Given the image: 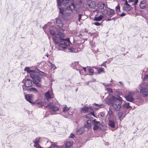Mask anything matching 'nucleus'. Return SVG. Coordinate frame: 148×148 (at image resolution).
<instances>
[{"label": "nucleus", "mask_w": 148, "mask_h": 148, "mask_svg": "<svg viewBox=\"0 0 148 148\" xmlns=\"http://www.w3.org/2000/svg\"><path fill=\"white\" fill-rule=\"evenodd\" d=\"M58 7L59 9V12L61 14L62 17L65 20H69L70 18L71 14L75 8V5L73 1L72 2L70 5L68 6L65 10L61 6H58Z\"/></svg>", "instance_id": "f257e3e1"}, {"label": "nucleus", "mask_w": 148, "mask_h": 148, "mask_svg": "<svg viewBox=\"0 0 148 148\" xmlns=\"http://www.w3.org/2000/svg\"><path fill=\"white\" fill-rule=\"evenodd\" d=\"M64 34L60 32H58L55 36V38H59L60 42L59 45V50H64L66 49L68 46H69L71 43L69 38H64Z\"/></svg>", "instance_id": "f03ea898"}, {"label": "nucleus", "mask_w": 148, "mask_h": 148, "mask_svg": "<svg viewBox=\"0 0 148 148\" xmlns=\"http://www.w3.org/2000/svg\"><path fill=\"white\" fill-rule=\"evenodd\" d=\"M47 107H48L49 108L50 113V114H55L56 111L59 110V107L55 106L53 102L47 103L46 106V107L47 108Z\"/></svg>", "instance_id": "7ed1b4c3"}, {"label": "nucleus", "mask_w": 148, "mask_h": 148, "mask_svg": "<svg viewBox=\"0 0 148 148\" xmlns=\"http://www.w3.org/2000/svg\"><path fill=\"white\" fill-rule=\"evenodd\" d=\"M122 98L120 97L114 102L112 107L114 108V110L117 111L120 109L121 106V105L122 103Z\"/></svg>", "instance_id": "20e7f679"}, {"label": "nucleus", "mask_w": 148, "mask_h": 148, "mask_svg": "<svg viewBox=\"0 0 148 148\" xmlns=\"http://www.w3.org/2000/svg\"><path fill=\"white\" fill-rule=\"evenodd\" d=\"M119 97H116L112 96L111 97H107L105 99V102L109 105L112 106Z\"/></svg>", "instance_id": "39448f33"}, {"label": "nucleus", "mask_w": 148, "mask_h": 148, "mask_svg": "<svg viewBox=\"0 0 148 148\" xmlns=\"http://www.w3.org/2000/svg\"><path fill=\"white\" fill-rule=\"evenodd\" d=\"M136 93V92L135 91L129 92L128 95L125 96L126 100L127 101L133 102L135 99L134 96Z\"/></svg>", "instance_id": "423d86ee"}, {"label": "nucleus", "mask_w": 148, "mask_h": 148, "mask_svg": "<svg viewBox=\"0 0 148 148\" xmlns=\"http://www.w3.org/2000/svg\"><path fill=\"white\" fill-rule=\"evenodd\" d=\"M45 98L44 100L45 102H46L47 101H49L50 99L54 97L53 90H49L45 93Z\"/></svg>", "instance_id": "0eeeda50"}, {"label": "nucleus", "mask_w": 148, "mask_h": 148, "mask_svg": "<svg viewBox=\"0 0 148 148\" xmlns=\"http://www.w3.org/2000/svg\"><path fill=\"white\" fill-rule=\"evenodd\" d=\"M33 80V82L34 84L36 85V86L38 87H41V84L40 82H41V78L40 77L37 75L36 76Z\"/></svg>", "instance_id": "6e6552de"}, {"label": "nucleus", "mask_w": 148, "mask_h": 148, "mask_svg": "<svg viewBox=\"0 0 148 148\" xmlns=\"http://www.w3.org/2000/svg\"><path fill=\"white\" fill-rule=\"evenodd\" d=\"M71 66L74 69L79 71L80 74V71L81 70H82V67L79 64L78 62H75L74 63H72L71 64Z\"/></svg>", "instance_id": "1a4fd4ad"}, {"label": "nucleus", "mask_w": 148, "mask_h": 148, "mask_svg": "<svg viewBox=\"0 0 148 148\" xmlns=\"http://www.w3.org/2000/svg\"><path fill=\"white\" fill-rule=\"evenodd\" d=\"M139 89L140 92L144 97H146L148 95V89L146 88L142 87V86H140Z\"/></svg>", "instance_id": "9d476101"}, {"label": "nucleus", "mask_w": 148, "mask_h": 148, "mask_svg": "<svg viewBox=\"0 0 148 148\" xmlns=\"http://www.w3.org/2000/svg\"><path fill=\"white\" fill-rule=\"evenodd\" d=\"M98 7L100 9H103L104 11L107 10L108 9V8L105 4L103 2H101L98 3L97 5Z\"/></svg>", "instance_id": "9b49d317"}, {"label": "nucleus", "mask_w": 148, "mask_h": 148, "mask_svg": "<svg viewBox=\"0 0 148 148\" xmlns=\"http://www.w3.org/2000/svg\"><path fill=\"white\" fill-rule=\"evenodd\" d=\"M40 137L36 138L33 141L34 143V146L36 148H44L40 146L39 145V142L40 139Z\"/></svg>", "instance_id": "f8f14e48"}, {"label": "nucleus", "mask_w": 148, "mask_h": 148, "mask_svg": "<svg viewBox=\"0 0 148 148\" xmlns=\"http://www.w3.org/2000/svg\"><path fill=\"white\" fill-rule=\"evenodd\" d=\"M114 110L113 108L112 107H110L109 108V110L108 111L107 116H109V118H112L114 116Z\"/></svg>", "instance_id": "ddd939ff"}, {"label": "nucleus", "mask_w": 148, "mask_h": 148, "mask_svg": "<svg viewBox=\"0 0 148 148\" xmlns=\"http://www.w3.org/2000/svg\"><path fill=\"white\" fill-rule=\"evenodd\" d=\"M56 23L57 26L60 28L63 27L64 23L61 18H56Z\"/></svg>", "instance_id": "4468645a"}, {"label": "nucleus", "mask_w": 148, "mask_h": 148, "mask_svg": "<svg viewBox=\"0 0 148 148\" xmlns=\"http://www.w3.org/2000/svg\"><path fill=\"white\" fill-rule=\"evenodd\" d=\"M87 4L90 7L92 8H94L96 7L95 3L91 0H88Z\"/></svg>", "instance_id": "2eb2a0df"}, {"label": "nucleus", "mask_w": 148, "mask_h": 148, "mask_svg": "<svg viewBox=\"0 0 148 148\" xmlns=\"http://www.w3.org/2000/svg\"><path fill=\"white\" fill-rule=\"evenodd\" d=\"M32 82L31 80L27 79L25 81L24 85L25 87H29L32 86Z\"/></svg>", "instance_id": "dca6fc26"}, {"label": "nucleus", "mask_w": 148, "mask_h": 148, "mask_svg": "<svg viewBox=\"0 0 148 148\" xmlns=\"http://www.w3.org/2000/svg\"><path fill=\"white\" fill-rule=\"evenodd\" d=\"M25 97L26 99L30 103H35L34 102H33L32 97L31 95L26 94L25 95Z\"/></svg>", "instance_id": "f3484780"}, {"label": "nucleus", "mask_w": 148, "mask_h": 148, "mask_svg": "<svg viewBox=\"0 0 148 148\" xmlns=\"http://www.w3.org/2000/svg\"><path fill=\"white\" fill-rule=\"evenodd\" d=\"M118 116L119 119L121 120L125 117V114L124 112L123 111L122 109H121L119 111L118 114Z\"/></svg>", "instance_id": "a211bd4d"}, {"label": "nucleus", "mask_w": 148, "mask_h": 148, "mask_svg": "<svg viewBox=\"0 0 148 148\" xmlns=\"http://www.w3.org/2000/svg\"><path fill=\"white\" fill-rule=\"evenodd\" d=\"M94 126L93 127V130H96L99 128V121H96L95 120H93Z\"/></svg>", "instance_id": "6ab92c4d"}, {"label": "nucleus", "mask_w": 148, "mask_h": 148, "mask_svg": "<svg viewBox=\"0 0 148 148\" xmlns=\"http://www.w3.org/2000/svg\"><path fill=\"white\" fill-rule=\"evenodd\" d=\"M91 121L90 120H87L85 124V127L87 128L88 130L90 129L91 127Z\"/></svg>", "instance_id": "aec40b11"}, {"label": "nucleus", "mask_w": 148, "mask_h": 148, "mask_svg": "<svg viewBox=\"0 0 148 148\" xmlns=\"http://www.w3.org/2000/svg\"><path fill=\"white\" fill-rule=\"evenodd\" d=\"M23 89L24 90H27L28 91L33 92L35 93H36V92H38V91L36 89V88H25L23 86Z\"/></svg>", "instance_id": "412c9836"}, {"label": "nucleus", "mask_w": 148, "mask_h": 148, "mask_svg": "<svg viewBox=\"0 0 148 148\" xmlns=\"http://www.w3.org/2000/svg\"><path fill=\"white\" fill-rule=\"evenodd\" d=\"M126 5L123 8V9L126 11L130 10H131V7L130 5L127 3V0H126L125 3Z\"/></svg>", "instance_id": "4be33fe9"}, {"label": "nucleus", "mask_w": 148, "mask_h": 148, "mask_svg": "<svg viewBox=\"0 0 148 148\" xmlns=\"http://www.w3.org/2000/svg\"><path fill=\"white\" fill-rule=\"evenodd\" d=\"M92 68L97 69V73L99 74H100L102 73H105L104 69L102 67L97 68L95 67V66H93Z\"/></svg>", "instance_id": "5701e85b"}, {"label": "nucleus", "mask_w": 148, "mask_h": 148, "mask_svg": "<svg viewBox=\"0 0 148 148\" xmlns=\"http://www.w3.org/2000/svg\"><path fill=\"white\" fill-rule=\"evenodd\" d=\"M105 11H107L106 13L108 16L112 15L114 14V11L109 8L108 10H105Z\"/></svg>", "instance_id": "b1692460"}, {"label": "nucleus", "mask_w": 148, "mask_h": 148, "mask_svg": "<svg viewBox=\"0 0 148 148\" xmlns=\"http://www.w3.org/2000/svg\"><path fill=\"white\" fill-rule=\"evenodd\" d=\"M146 70L145 71L144 70L142 73L143 74H145L143 78V80L144 81L148 78V69H146Z\"/></svg>", "instance_id": "393cba45"}, {"label": "nucleus", "mask_w": 148, "mask_h": 148, "mask_svg": "<svg viewBox=\"0 0 148 148\" xmlns=\"http://www.w3.org/2000/svg\"><path fill=\"white\" fill-rule=\"evenodd\" d=\"M36 69V73H37L39 75H41V76H44L45 75V73L43 72H42L38 69L37 68H35V69Z\"/></svg>", "instance_id": "a878e982"}, {"label": "nucleus", "mask_w": 148, "mask_h": 148, "mask_svg": "<svg viewBox=\"0 0 148 148\" xmlns=\"http://www.w3.org/2000/svg\"><path fill=\"white\" fill-rule=\"evenodd\" d=\"M108 125L112 128L115 127V124L114 121L112 120H109L108 121Z\"/></svg>", "instance_id": "bb28decb"}, {"label": "nucleus", "mask_w": 148, "mask_h": 148, "mask_svg": "<svg viewBox=\"0 0 148 148\" xmlns=\"http://www.w3.org/2000/svg\"><path fill=\"white\" fill-rule=\"evenodd\" d=\"M103 16L102 15H100L98 16H95L94 18V20L96 21H100L103 19Z\"/></svg>", "instance_id": "cd10ccee"}, {"label": "nucleus", "mask_w": 148, "mask_h": 148, "mask_svg": "<svg viewBox=\"0 0 148 148\" xmlns=\"http://www.w3.org/2000/svg\"><path fill=\"white\" fill-rule=\"evenodd\" d=\"M89 109V108L87 107H84L82 108L80 111L82 113H86L88 112Z\"/></svg>", "instance_id": "c85d7f7f"}, {"label": "nucleus", "mask_w": 148, "mask_h": 148, "mask_svg": "<svg viewBox=\"0 0 148 148\" xmlns=\"http://www.w3.org/2000/svg\"><path fill=\"white\" fill-rule=\"evenodd\" d=\"M52 38L53 39V42L56 45H60V39L59 40L58 39H57L54 38H53V37ZM59 47H58V50H60L59 49Z\"/></svg>", "instance_id": "c756f323"}, {"label": "nucleus", "mask_w": 148, "mask_h": 148, "mask_svg": "<svg viewBox=\"0 0 148 148\" xmlns=\"http://www.w3.org/2000/svg\"><path fill=\"white\" fill-rule=\"evenodd\" d=\"M36 69H35V70H33V72L29 73L31 78L33 79L36 76H37L36 74Z\"/></svg>", "instance_id": "7c9ffc66"}, {"label": "nucleus", "mask_w": 148, "mask_h": 148, "mask_svg": "<svg viewBox=\"0 0 148 148\" xmlns=\"http://www.w3.org/2000/svg\"><path fill=\"white\" fill-rule=\"evenodd\" d=\"M73 141L67 142L65 144V146L67 147H69L73 145Z\"/></svg>", "instance_id": "2f4dec72"}, {"label": "nucleus", "mask_w": 148, "mask_h": 148, "mask_svg": "<svg viewBox=\"0 0 148 148\" xmlns=\"http://www.w3.org/2000/svg\"><path fill=\"white\" fill-rule=\"evenodd\" d=\"M45 104H43L42 102H39L37 103L36 105L38 107H41L43 108V106H44L45 108L46 107V105H45Z\"/></svg>", "instance_id": "473e14b6"}, {"label": "nucleus", "mask_w": 148, "mask_h": 148, "mask_svg": "<svg viewBox=\"0 0 148 148\" xmlns=\"http://www.w3.org/2000/svg\"><path fill=\"white\" fill-rule=\"evenodd\" d=\"M84 132V129L83 128H80L77 130V133L78 135L82 134Z\"/></svg>", "instance_id": "72a5a7b5"}, {"label": "nucleus", "mask_w": 148, "mask_h": 148, "mask_svg": "<svg viewBox=\"0 0 148 148\" xmlns=\"http://www.w3.org/2000/svg\"><path fill=\"white\" fill-rule=\"evenodd\" d=\"M50 23H48L47 24L45 25L44 27H43V29L44 30L45 32V33H46L45 32V29L47 28L49 29L50 27H50L49 26V25H50Z\"/></svg>", "instance_id": "f704fd0d"}, {"label": "nucleus", "mask_w": 148, "mask_h": 148, "mask_svg": "<svg viewBox=\"0 0 148 148\" xmlns=\"http://www.w3.org/2000/svg\"><path fill=\"white\" fill-rule=\"evenodd\" d=\"M24 71H26L27 73H30L32 72H33V70H30L29 69V68L27 67H26L24 69Z\"/></svg>", "instance_id": "c9c22d12"}, {"label": "nucleus", "mask_w": 148, "mask_h": 148, "mask_svg": "<svg viewBox=\"0 0 148 148\" xmlns=\"http://www.w3.org/2000/svg\"><path fill=\"white\" fill-rule=\"evenodd\" d=\"M49 32L51 35L55 37V36H56V34H55L54 31L53 30L50 29L49 30Z\"/></svg>", "instance_id": "e433bc0d"}, {"label": "nucleus", "mask_w": 148, "mask_h": 148, "mask_svg": "<svg viewBox=\"0 0 148 148\" xmlns=\"http://www.w3.org/2000/svg\"><path fill=\"white\" fill-rule=\"evenodd\" d=\"M51 64V69H53V70H55L56 69L57 67L54 64H53L52 62H50Z\"/></svg>", "instance_id": "4c0bfd02"}, {"label": "nucleus", "mask_w": 148, "mask_h": 148, "mask_svg": "<svg viewBox=\"0 0 148 148\" xmlns=\"http://www.w3.org/2000/svg\"><path fill=\"white\" fill-rule=\"evenodd\" d=\"M88 72L90 73V75H92L93 74L94 71L93 69L91 68H89L88 69Z\"/></svg>", "instance_id": "58836bf2"}, {"label": "nucleus", "mask_w": 148, "mask_h": 148, "mask_svg": "<svg viewBox=\"0 0 148 148\" xmlns=\"http://www.w3.org/2000/svg\"><path fill=\"white\" fill-rule=\"evenodd\" d=\"M147 6V5L142 4H140L139 5L140 8L141 9H145L146 8Z\"/></svg>", "instance_id": "ea45409f"}, {"label": "nucleus", "mask_w": 148, "mask_h": 148, "mask_svg": "<svg viewBox=\"0 0 148 148\" xmlns=\"http://www.w3.org/2000/svg\"><path fill=\"white\" fill-rule=\"evenodd\" d=\"M130 104V103L128 102L126 103H125V106L127 109H128L131 107V106H129Z\"/></svg>", "instance_id": "a19ab883"}, {"label": "nucleus", "mask_w": 148, "mask_h": 148, "mask_svg": "<svg viewBox=\"0 0 148 148\" xmlns=\"http://www.w3.org/2000/svg\"><path fill=\"white\" fill-rule=\"evenodd\" d=\"M64 5H66L69 2V0H62Z\"/></svg>", "instance_id": "79ce46f5"}, {"label": "nucleus", "mask_w": 148, "mask_h": 148, "mask_svg": "<svg viewBox=\"0 0 148 148\" xmlns=\"http://www.w3.org/2000/svg\"><path fill=\"white\" fill-rule=\"evenodd\" d=\"M122 110H123V111L124 112L125 116L129 112V111L126 108H123V109H122Z\"/></svg>", "instance_id": "37998d69"}, {"label": "nucleus", "mask_w": 148, "mask_h": 148, "mask_svg": "<svg viewBox=\"0 0 148 148\" xmlns=\"http://www.w3.org/2000/svg\"><path fill=\"white\" fill-rule=\"evenodd\" d=\"M70 108H68L66 106L64 108H63V111L64 112H67L69 109Z\"/></svg>", "instance_id": "c03bdc74"}, {"label": "nucleus", "mask_w": 148, "mask_h": 148, "mask_svg": "<svg viewBox=\"0 0 148 148\" xmlns=\"http://www.w3.org/2000/svg\"><path fill=\"white\" fill-rule=\"evenodd\" d=\"M94 105L96 106H97L98 107H99V108H101L103 107V104H98L96 103H95Z\"/></svg>", "instance_id": "a18cd8bd"}, {"label": "nucleus", "mask_w": 148, "mask_h": 148, "mask_svg": "<svg viewBox=\"0 0 148 148\" xmlns=\"http://www.w3.org/2000/svg\"><path fill=\"white\" fill-rule=\"evenodd\" d=\"M103 126V125L100 123V122L99 121V128L100 129V130H102V128Z\"/></svg>", "instance_id": "49530a36"}, {"label": "nucleus", "mask_w": 148, "mask_h": 148, "mask_svg": "<svg viewBox=\"0 0 148 148\" xmlns=\"http://www.w3.org/2000/svg\"><path fill=\"white\" fill-rule=\"evenodd\" d=\"M58 3L57 5L58 6H61L62 2L61 1V0H57Z\"/></svg>", "instance_id": "de8ad7c7"}, {"label": "nucleus", "mask_w": 148, "mask_h": 148, "mask_svg": "<svg viewBox=\"0 0 148 148\" xmlns=\"http://www.w3.org/2000/svg\"><path fill=\"white\" fill-rule=\"evenodd\" d=\"M93 24L97 26H99L101 25V24L98 22H94L92 23Z\"/></svg>", "instance_id": "09e8293b"}, {"label": "nucleus", "mask_w": 148, "mask_h": 148, "mask_svg": "<svg viewBox=\"0 0 148 148\" xmlns=\"http://www.w3.org/2000/svg\"><path fill=\"white\" fill-rule=\"evenodd\" d=\"M75 137V135L73 133H71L70 135L69 136V138H73Z\"/></svg>", "instance_id": "8fccbe9b"}, {"label": "nucleus", "mask_w": 148, "mask_h": 148, "mask_svg": "<svg viewBox=\"0 0 148 148\" xmlns=\"http://www.w3.org/2000/svg\"><path fill=\"white\" fill-rule=\"evenodd\" d=\"M107 89L108 91L110 92H111V93H113V90H112V89L111 88H107Z\"/></svg>", "instance_id": "3c124183"}, {"label": "nucleus", "mask_w": 148, "mask_h": 148, "mask_svg": "<svg viewBox=\"0 0 148 148\" xmlns=\"http://www.w3.org/2000/svg\"><path fill=\"white\" fill-rule=\"evenodd\" d=\"M140 4H145V5H147V3H146V1H142L140 2Z\"/></svg>", "instance_id": "603ef678"}, {"label": "nucleus", "mask_w": 148, "mask_h": 148, "mask_svg": "<svg viewBox=\"0 0 148 148\" xmlns=\"http://www.w3.org/2000/svg\"><path fill=\"white\" fill-rule=\"evenodd\" d=\"M115 9L116 11H117L118 10H120V7L119 5L116 7Z\"/></svg>", "instance_id": "864d4df0"}, {"label": "nucleus", "mask_w": 148, "mask_h": 148, "mask_svg": "<svg viewBox=\"0 0 148 148\" xmlns=\"http://www.w3.org/2000/svg\"><path fill=\"white\" fill-rule=\"evenodd\" d=\"M82 15L81 14H79V20L80 21V20L81 19V16Z\"/></svg>", "instance_id": "5fc2aeb1"}, {"label": "nucleus", "mask_w": 148, "mask_h": 148, "mask_svg": "<svg viewBox=\"0 0 148 148\" xmlns=\"http://www.w3.org/2000/svg\"><path fill=\"white\" fill-rule=\"evenodd\" d=\"M138 0H135L134 2V5H136L137 4V3H138Z\"/></svg>", "instance_id": "6e6d98bb"}, {"label": "nucleus", "mask_w": 148, "mask_h": 148, "mask_svg": "<svg viewBox=\"0 0 148 148\" xmlns=\"http://www.w3.org/2000/svg\"><path fill=\"white\" fill-rule=\"evenodd\" d=\"M125 14H126L124 13H122V14H121L120 15V16H122V17L123 16H125Z\"/></svg>", "instance_id": "4d7b16f0"}, {"label": "nucleus", "mask_w": 148, "mask_h": 148, "mask_svg": "<svg viewBox=\"0 0 148 148\" xmlns=\"http://www.w3.org/2000/svg\"><path fill=\"white\" fill-rule=\"evenodd\" d=\"M55 146L57 147L56 146V145H51V146L49 147V148H55Z\"/></svg>", "instance_id": "13d9d810"}, {"label": "nucleus", "mask_w": 148, "mask_h": 148, "mask_svg": "<svg viewBox=\"0 0 148 148\" xmlns=\"http://www.w3.org/2000/svg\"><path fill=\"white\" fill-rule=\"evenodd\" d=\"M113 84V85L114 86H116V85H117V84H116L115 81V82H113V84Z\"/></svg>", "instance_id": "bf43d9fd"}, {"label": "nucleus", "mask_w": 148, "mask_h": 148, "mask_svg": "<svg viewBox=\"0 0 148 148\" xmlns=\"http://www.w3.org/2000/svg\"><path fill=\"white\" fill-rule=\"evenodd\" d=\"M91 114H92V115L93 116L95 117V115L94 114V112H91Z\"/></svg>", "instance_id": "052dcab7"}, {"label": "nucleus", "mask_w": 148, "mask_h": 148, "mask_svg": "<svg viewBox=\"0 0 148 148\" xmlns=\"http://www.w3.org/2000/svg\"><path fill=\"white\" fill-rule=\"evenodd\" d=\"M82 69H83L84 71L85 72H86V68L85 67H82Z\"/></svg>", "instance_id": "680f3d73"}, {"label": "nucleus", "mask_w": 148, "mask_h": 148, "mask_svg": "<svg viewBox=\"0 0 148 148\" xmlns=\"http://www.w3.org/2000/svg\"><path fill=\"white\" fill-rule=\"evenodd\" d=\"M111 20H112V19L111 18H108L106 20L107 21H109Z\"/></svg>", "instance_id": "e2e57ef3"}, {"label": "nucleus", "mask_w": 148, "mask_h": 148, "mask_svg": "<svg viewBox=\"0 0 148 148\" xmlns=\"http://www.w3.org/2000/svg\"><path fill=\"white\" fill-rule=\"evenodd\" d=\"M113 82H115V81L112 79L111 81H110L111 83H112V84H113Z\"/></svg>", "instance_id": "0e129e2a"}, {"label": "nucleus", "mask_w": 148, "mask_h": 148, "mask_svg": "<svg viewBox=\"0 0 148 148\" xmlns=\"http://www.w3.org/2000/svg\"><path fill=\"white\" fill-rule=\"evenodd\" d=\"M80 36H82L83 35L82 34H80L79 35H78V36L80 38H81Z\"/></svg>", "instance_id": "69168bd1"}, {"label": "nucleus", "mask_w": 148, "mask_h": 148, "mask_svg": "<svg viewBox=\"0 0 148 148\" xmlns=\"http://www.w3.org/2000/svg\"><path fill=\"white\" fill-rule=\"evenodd\" d=\"M48 112H47L46 113V116H48L49 115H48Z\"/></svg>", "instance_id": "338daca9"}, {"label": "nucleus", "mask_w": 148, "mask_h": 148, "mask_svg": "<svg viewBox=\"0 0 148 148\" xmlns=\"http://www.w3.org/2000/svg\"><path fill=\"white\" fill-rule=\"evenodd\" d=\"M119 82L121 85H123V83L121 82Z\"/></svg>", "instance_id": "774afa93"}]
</instances>
